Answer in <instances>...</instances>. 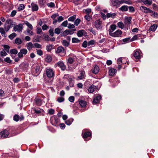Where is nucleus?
<instances>
[{
    "instance_id": "f257e3e1",
    "label": "nucleus",
    "mask_w": 158,
    "mask_h": 158,
    "mask_svg": "<svg viewBox=\"0 0 158 158\" xmlns=\"http://www.w3.org/2000/svg\"><path fill=\"white\" fill-rule=\"evenodd\" d=\"M117 63L118 64L117 68L119 70L122 68H124L127 66L126 64V63H127V65L128 64V63L127 61L126 60L125 58L122 57H120L118 58L117 60Z\"/></svg>"
},
{
    "instance_id": "f03ea898",
    "label": "nucleus",
    "mask_w": 158,
    "mask_h": 158,
    "mask_svg": "<svg viewBox=\"0 0 158 158\" xmlns=\"http://www.w3.org/2000/svg\"><path fill=\"white\" fill-rule=\"evenodd\" d=\"M15 25V23L10 19H7L4 25V28L6 32H7L10 28L12 27Z\"/></svg>"
},
{
    "instance_id": "7ed1b4c3",
    "label": "nucleus",
    "mask_w": 158,
    "mask_h": 158,
    "mask_svg": "<svg viewBox=\"0 0 158 158\" xmlns=\"http://www.w3.org/2000/svg\"><path fill=\"white\" fill-rule=\"evenodd\" d=\"M83 138L85 141L90 140L91 138V131H88L86 130L83 131L82 134Z\"/></svg>"
},
{
    "instance_id": "20e7f679",
    "label": "nucleus",
    "mask_w": 158,
    "mask_h": 158,
    "mask_svg": "<svg viewBox=\"0 0 158 158\" xmlns=\"http://www.w3.org/2000/svg\"><path fill=\"white\" fill-rule=\"evenodd\" d=\"M47 77L49 78L53 77L54 75L53 70L51 68H47L45 71Z\"/></svg>"
},
{
    "instance_id": "39448f33",
    "label": "nucleus",
    "mask_w": 158,
    "mask_h": 158,
    "mask_svg": "<svg viewBox=\"0 0 158 158\" xmlns=\"http://www.w3.org/2000/svg\"><path fill=\"white\" fill-rule=\"evenodd\" d=\"M95 27L97 30H101L102 28V21L100 19L96 20L94 22Z\"/></svg>"
},
{
    "instance_id": "423d86ee",
    "label": "nucleus",
    "mask_w": 158,
    "mask_h": 158,
    "mask_svg": "<svg viewBox=\"0 0 158 158\" xmlns=\"http://www.w3.org/2000/svg\"><path fill=\"white\" fill-rule=\"evenodd\" d=\"M122 33V31L118 29L111 33L110 35L114 37H119L121 36Z\"/></svg>"
},
{
    "instance_id": "0eeeda50",
    "label": "nucleus",
    "mask_w": 158,
    "mask_h": 158,
    "mask_svg": "<svg viewBox=\"0 0 158 158\" xmlns=\"http://www.w3.org/2000/svg\"><path fill=\"white\" fill-rule=\"evenodd\" d=\"M55 66L56 67H59L63 70L65 69L66 67L64 63L62 61H60L55 64Z\"/></svg>"
},
{
    "instance_id": "6e6552de",
    "label": "nucleus",
    "mask_w": 158,
    "mask_h": 158,
    "mask_svg": "<svg viewBox=\"0 0 158 158\" xmlns=\"http://www.w3.org/2000/svg\"><path fill=\"white\" fill-rule=\"evenodd\" d=\"M140 9L143 12L146 13H153L152 11L149 8L146 7L144 6H141L140 7Z\"/></svg>"
},
{
    "instance_id": "1a4fd4ad",
    "label": "nucleus",
    "mask_w": 158,
    "mask_h": 158,
    "mask_svg": "<svg viewBox=\"0 0 158 158\" xmlns=\"http://www.w3.org/2000/svg\"><path fill=\"white\" fill-rule=\"evenodd\" d=\"M9 134V132L7 130H4L0 133L1 135V138L4 139L7 137Z\"/></svg>"
},
{
    "instance_id": "9d476101",
    "label": "nucleus",
    "mask_w": 158,
    "mask_h": 158,
    "mask_svg": "<svg viewBox=\"0 0 158 158\" xmlns=\"http://www.w3.org/2000/svg\"><path fill=\"white\" fill-rule=\"evenodd\" d=\"M79 100L78 102H76L73 105V112L75 114H77L79 111Z\"/></svg>"
},
{
    "instance_id": "9b49d317",
    "label": "nucleus",
    "mask_w": 158,
    "mask_h": 158,
    "mask_svg": "<svg viewBox=\"0 0 158 158\" xmlns=\"http://www.w3.org/2000/svg\"><path fill=\"white\" fill-rule=\"evenodd\" d=\"M111 5L114 6H115L116 7H118L120 6L121 4H122L121 1H119L118 0H111Z\"/></svg>"
},
{
    "instance_id": "f8f14e48",
    "label": "nucleus",
    "mask_w": 158,
    "mask_h": 158,
    "mask_svg": "<svg viewBox=\"0 0 158 158\" xmlns=\"http://www.w3.org/2000/svg\"><path fill=\"white\" fill-rule=\"evenodd\" d=\"M23 29V25L21 24L16 25L14 27V30L15 31H17L19 32H22Z\"/></svg>"
},
{
    "instance_id": "ddd939ff",
    "label": "nucleus",
    "mask_w": 158,
    "mask_h": 158,
    "mask_svg": "<svg viewBox=\"0 0 158 158\" xmlns=\"http://www.w3.org/2000/svg\"><path fill=\"white\" fill-rule=\"evenodd\" d=\"M98 87L97 86H94L93 85H91L88 89V91L89 93H92L94 91L98 89Z\"/></svg>"
},
{
    "instance_id": "4468645a",
    "label": "nucleus",
    "mask_w": 158,
    "mask_h": 158,
    "mask_svg": "<svg viewBox=\"0 0 158 158\" xmlns=\"http://www.w3.org/2000/svg\"><path fill=\"white\" fill-rule=\"evenodd\" d=\"M116 26L115 24L111 25L108 30L109 34V35L111 34L113 32V31L116 29Z\"/></svg>"
},
{
    "instance_id": "2eb2a0df",
    "label": "nucleus",
    "mask_w": 158,
    "mask_h": 158,
    "mask_svg": "<svg viewBox=\"0 0 158 158\" xmlns=\"http://www.w3.org/2000/svg\"><path fill=\"white\" fill-rule=\"evenodd\" d=\"M102 98L101 96L98 95L95 96L93 99V102L94 104H97L99 102Z\"/></svg>"
},
{
    "instance_id": "dca6fc26",
    "label": "nucleus",
    "mask_w": 158,
    "mask_h": 158,
    "mask_svg": "<svg viewBox=\"0 0 158 158\" xmlns=\"http://www.w3.org/2000/svg\"><path fill=\"white\" fill-rule=\"evenodd\" d=\"M131 17H125L124 20V23L126 25H128L130 24L131 23Z\"/></svg>"
},
{
    "instance_id": "f3484780",
    "label": "nucleus",
    "mask_w": 158,
    "mask_h": 158,
    "mask_svg": "<svg viewBox=\"0 0 158 158\" xmlns=\"http://www.w3.org/2000/svg\"><path fill=\"white\" fill-rule=\"evenodd\" d=\"M99 70V68L97 65H95L92 69V72L94 74H97Z\"/></svg>"
},
{
    "instance_id": "a211bd4d",
    "label": "nucleus",
    "mask_w": 158,
    "mask_h": 158,
    "mask_svg": "<svg viewBox=\"0 0 158 158\" xmlns=\"http://www.w3.org/2000/svg\"><path fill=\"white\" fill-rule=\"evenodd\" d=\"M117 70L114 68H111L110 69L109 71V74L110 76H113L116 73Z\"/></svg>"
},
{
    "instance_id": "6ab92c4d",
    "label": "nucleus",
    "mask_w": 158,
    "mask_h": 158,
    "mask_svg": "<svg viewBox=\"0 0 158 158\" xmlns=\"http://www.w3.org/2000/svg\"><path fill=\"white\" fill-rule=\"evenodd\" d=\"M85 72L83 70H81L80 73V80L85 79Z\"/></svg>"
},
{
    "instance_id": "aec40b11",
    "label": "nucleus",
    "mask_w": 158,
    "mask_h": 158,
    "mask_svg": "<svg viewBox=\"0 0 158 158\" xmlns=\"http://www.w3.org/2000/svg\"><path fill=\"white\" fill-rule=\"evenodd\" d=\"M32 8V10L33 11H37L39 8L38 6L37 5L34 3H32L31 4Z\"/></svg>"
},
{
    "instance_id": "412c9836",
    "label": "nucleus",
    "mask_w": 158,
    "mask_h": 158,
    "mask_svg": "<svg viewBox=\"0 0 158 158\" xmlns=\"http://www.w3.org/2000/svg\"><path fill=\"white\" fill-rule=\"evenodd\" d=\"M77 58L76 56H73V57H69L68 59V61L70 64H72L73 61L77 60Z\"/></svg>"
},
{
    "instance_id": "4be33fe9",
    "label": "nucleus",
    "mask_w": 158,
    "mask_h": 158,
    "mask_svg": "<svg viewBox=\"0 0 158 158\" xmlns=\"http://www.w3.org/2000/svg\"><path fill=\"white\" fill-rule=\"evenodd\" d=\"M134 56L136 59H139L140 58V56L139 52L137 51H134Z\"/></svg>"
},
{
    "instance_id": "5701e85b",
    "label": "nucleus",
    "mask_w": 158,
    "mask_h": 158,
    "mask_svg": "<svg viewBox=\"0 0 158 158\" xmlns=\"http://www.w3.org/2000/svg\"><path fill=\"white\" fill-rule=\"evenodd\" d=\"M157 27L158 26L156 24H154L150 27L149 31L154 32L156 31Z\"/></svg>"
},
{
    "instance_id": "b1692460",
    "label": "nucleus",
    "mask_w": 158,
    "mask_h": 158,
    "mask_svg": "<svg viewBox=\"0 0 158 158\" xmlns=\"http://www.w3.org/2000/svg\"><path fill=\"white\" fill-rule=\"evenodd\" d=\"M57 53H64V49L62 47H58L56 50Z\"/></svg>"
},
{
    "instance_id": "393cba45",
    "label": "nucleus",
    "mask_w": 158,
    "mask_h": 158,
    "mask_svg": "<svg viewBox=\"0 0 158 158\" xmlns=\"http://www.w3.org/2000/svg\"><path fill=\"white\" fill-rule=\"evenodd\" d=\"M27 48L29 50L31 49L32 48L34 47V44L31 42H29L27 44Z\"/></svg>"
},
{
    "instance_id": "a878e982",
    "label": "nucleus",
    "mask_w": 158,
    "mask_h": 158,
    "mask_svg": "<svg viewBox=\"0 0 158 158\" xmlns=\"http://www.w3.org/2000/svg\"><path fill=\"white\" fill-rule=\"evenodd\" d=\"M141 1L146 5H150L152 3V0H141Z\"/></svg>"
},
{
    "instance_id": "bb28decb",
    "label": "nucleus",
    "mask_w": 158,
    "mask_h": 158,
    "mask_svg": "<svg viewBox=\"0 0 158 158\" xmlns=\"http://www.w3.org/2000/svg\"><path fill=\"white\" fill-rule=\"evenodd\" d=\"M6 32L5 28L3 27H0V32L1 33L2 35L3 36L6 37Z\"/></svg>"
},
{
    "instance_id": "cd10ccee",
    "label": "nucleus",
    "mask_w": 158,
    "mask_h": 158,
    "mask_svg": "<svg viewBox=\"0 0 158 158\" xmlns=\"http://www.w3.org/2000/svg\"><path fill=\"white\" fill-rule=\"evenodd\" d=\"M86 105V102L83 100L80 101V106L81 107L85 108Z\"/></svg>"
},
{
    "instance_id": "c85d7f7f",
    "label": "nucleus",
    "mask_w": 158,
    "mask_h": 158,
    "mask_svg": "<svg viewBox=\"0 0 158 158\" xmlns=\"http://www.w3.org/2000/svg\"><path fill=\"white\" fill-rule=\"evenodd\" d=\"M141 37V35L140 34H138L137 35L134 36L131 39V41L134 40H136L138 39H139Z\"/></svg>"
},
{
    "instance_id": "c756f323",
    "label": "nucleus",
    "mask_w": 158,
    "mask_h": 158,
    "mask_svg": "<svg viewBox=\"0 0 158 158\" xmlns=\"http://www.w3.org/2000/svg\"><path fill=\"white\" fill-rule=\"evenodd\" d=\"M63 19L64 18L62 16H59L57 20H56L53 21V24H55L57 22H60L61 21L63 20Z\"/></svg>"
},
{
    "instance_id": "7c9ffc66",
    "label": "nucleus",
    "mask_w": 158,
    "mask_h": 158,
    "mask_svg": "<svg viewBox=\"0 0 158 158\" xmlns=\"http://www.w3.org/2000/svg\"><path fill=\"white\" fill-rule=\"evenodd\" d=\"M116 14L114 13H108L106 14V17L107 18H114Z\"/></svg>"
},
{
    "instance_id": "2f4dec72",
    "label": "nucleus",
    "mask_w": 158,
    "mask_h": 158,
    "mask_svg": "<svg viewBox=\"0 0 158 158\" xmlns=\"http://www.w3.org/2000/svg\"><path fill=\"white\" fill-rule=\"evenodd\" d=\"M87 35V33L84 30H80V37Z\"/></svg>"
},
{
    "instance_id": "473e14b6",
    "label": "nucleus",
    "mask_w": 158,
    "mask_h": 158,
    "mask_svg": "<svg viewBox=\"0 0 158 158\" xmlns=\"http://www.w3.org/2000/svg\"><path fill=\"white\" fill-rule=\"evenodd\" d=\"M35 71L37 74H38L40 71V68L39 65H36L35 69Z\"/></svg>"
},
{
    "instance_id": "72a5a7b5",
    "label": "nucleus",
    "mask_w": 158,
    "mask_h": 158,
    "mask_svg": "<svg viewBox=\"0 0 158 158\" xmlns=\"http://www.w3.org/2000/svg\"><path fill=\"white\" fill-rule=\"evenodd\" d=\"M53 45H48L46 46V49L48 52L51 51L53 48Z\"/></svg>"
},
{
    "instance_id": "f704fd0d",
    "label": "nucleus",
    "mask_w": 158,
    "mask_h": 158,
    "mask_svg": "<svg viewBox=\"0 0 158 158\" xmlns=\"http://www.w3.org/2000/svg\"><path fill=\"white\" fill-rule=\"evenodd\" d=\"M52 60V57L51 56L48 55L45 58V61L47 62H50Z\"/></svg>"
},
{
    "instance_id": "c9c22d12",
    "label": "nucleus",
    "mask_w": 158,
    "mask_h": 158,
    "mask_svg": "<svg viewBox=\"0 0 158 158\" xmlns=\"http://www.w3.org/2000/svg\"><path fill=\"white\" fill-rule=\"evenodd\" d=\"M120 10L123 11H126L128 10V6H123L120 8Z\"/></svg>"
},
{
    "instance_id": "e433bc0d",
    "label": "nucleus",
    "mask_w": 158,
    "mask_h": 158,
    "mask_svg": "<svg viewBox=\"0 0 158 158\" xmlns=\"http://www.w3.org/2000/svg\"><path fill=\"white\" fill-rule=\"evenodd\" d=\"M117 25L118 27L121 29H123L124 27V24L122 22H119L117 23Z\"/></svg>"
},
{
    "instance_id": "4c0bfd02",
    "label": "nucleus",
    "mask_w": 158,
    "mask_h": 158,
    "mask_svg": "<svg viewBox=\"0 0 158 158\" xmlns=\"http://www.w3.org/2000/svg\"><path fill=\"white\" fill-rule=\"evenodd\" d=\"M131 39L130 38H127L124 39L123 40V42L124 43H127L129 42H131Z\"/></svg>"
},
{
    "instance_id": "58836bf2",
    "label": "nucleus",
    "mask_w": 158,
    "mask_h": 158,
    "mask_svg": "<svg viewBox=\"0 0 158 158\" xmlns=\"http://www.w3.org/2000/svg\"><path fill=\"white\" fill-rule=\"evenodd\" d=\"M35 101L37 105L40 106L41 105V101L40 99H35Z\"/></svg>"
},
{
    "instance_id": "ea45409f",
    "label": "nucleus",
    "mask_w": 158,
    "mask_h": 158,
    "mask_svg": "<svg viewBox=\"0 0 158 158\" xmlns=\"http://www.w3.org/2000/svg\"><path fill=\"white\" fill-rule=\"evenodd\" d=\"M25 24L31 30L33 29V27L31 24L27 21H26Z\"/></svg>"
},
{
    "instance_id": "a19ab883",
    "label": "nucleus",
    "mask_w": 158,
    "mask_h": 158,
    "mask_svg": "<svg viewBox=\"0 0 158 158\" xmlns=\"http://www.w3.org/2000/svg\"><path fill=\"white\" fill-rule=\"evenodd\" d=\"M10 52L11 54H16L18 53V51L16 49H12L10 50Z\"/></svg>"
},
{
    "instance_id": "79ce46f5",
    "label": "nucleus",
    "mask_w": 158,
    "mask_h": 158,
    "mask_svg": "<svg viewBox=\"0 0 158 158\" xmlns=\"http://www.w3.org/2000/svg\"><path fill=\"white\" fill-rule=\"evenodd\" d=\"M88 30L89 31L91 32L93 34L95 35L97 34L96 30H95L93 29L92 28L89 29Z\"/></svg>"
},
{
    "instance_id": "37998d69",
    "label": "nucleus",
    "mask_w": 158,
    "mask_h": 158,
    "mask_svg": "<svg viewBox=\"0 0 158 158\" xmlns=\"http://www.w3.org/2000/svg\"><path fill=\"white\" fill-rule=\"evenodd\" d=\"M15 42L17 44H21L22 43V40L19 38H16L15 40Z\"/></svg>"
},
{
    "instance_id": "c03bdc74",
    "label": "nucleus",
    "mask_w": 158,
    "mask_h": 158,
    "mask_svg": "<svg viewBox=\"0 0 158 158\" xmlns=\"http://www.w3.org/2000/svg\"><path fill=\"white\" fill-rule=\"evenodd\" d=\"M83 12L89 15L91 12V10L90 9H87L83 10Z\"/></svg>"
},
{
    "instance_id": "a18cd8bd",
    "label": "nucleus",
    "mask_w": 158,
    "mask_h": 158,
    "mask_svg": "<svg viewBox=\"0 0 158 158\" xmlns=\"http://www.w3.org/2000/svg\"><path fill=\"white\" fill-rule=\"evenodd\" d=\"M62 43L63 45L65 47H67L69 45V43L66 40H64L62 41Z\"/></svg>"
},
{
    "instance_id": "49530a36",
    "label": "nucleus",
    "mask_w": 158,
    "mask_h": 158,
    "mask_svg": "<svg viewBox=\"0 0 158 158\" xmlns=\"http://www.w3.org/2000/svg\"><path fill=\"white\" fill-rule=\"evenodd\" d=\"M23 55H25L27 52V50L26 49H21L20 51Z\"/></svg>"
},
{
    "instance_id": "de8ad7c7",
    "label": "nucleus",
    "mask_w": 158,
    "mask_h": 158,
    "mask_svg": "<svg viewBox=\"0 0 158 158\" xmlns=\"http://www.w3.org/2000/svg\"><path fill=\"white\" fill-rule=\"evenodd\" d=\"M16 35V34L15 33H13L10 34L9 36V38L11 40H12L15 37Z\"/></svg>"
},
{
    "instance_id": "09e8293b",
    "label": "nucleus",
    "mask_w": 158,
    "mask_h": 158,
    "mask_svg": "<svg viewBox=\"0 0 158 158\" xmlns=\"http://www.w3.org/2000/svg\"><path fill=\"white\" fill-rule=\"evenodd\" d=\"M26 32L27 33V35H33V32L29 29H27L26 30Z\"/></svg>"
},
{
    "instance_id": "8fccbe9b",
    "label": "nucleus",
    "mask_w": 158,
    "mask_h": 158,
    "mask_svg": "<svg viewBox=\"0 0 158 158\" xmlns=\"http://www.w3.org/2000/svg\"><path fill=\"white\" fill-rule=\"evenodd\" d=\"M25 7L24 5L23 4H20L18 8V10L20 11L23 10Z\"/></svg>"
},
{
    "instance_id": "3c124183",
    "label": "nucleus",
    "mask_w": 158,
    "mask_h": 158,
    "mask_svg": "<svg viewBox=\"0 0 158 158\" xmlns=\"http://www.w3.org/2000/svg\"><path fill=\"white\" fill-rule=\"evenodd\" d=\"M4 61L8 63H10L12 62V60H11L10 57H7L4 59Z\"/></svg>"
},
{
    "instance_id": "603ef678",
    "label": "nucleus",
    "mask_w": 158,
    "mask_h": 158,
    "mask_svg": "<svg viewBox=\"0 0 158 158\" xmlns=\"http://www.w3.org/2000/svg\"><path fill=\"white\" fill-rule=\"evenodd\" d=\"M121 3H125L127 4H128L129 5L131 4L132 3V2L130 0L127 1V0H123L121 1Z\"/></svg>"
},
{
    "instance_id": "864d4df0",
    "label": "nucleus",
    "mask_w": 158,
    "mask_h": 158,
    "mask_svg": "<svg viewBox=\"0 0 158 158\" xmlns=\"http://www.w3.org/2000/svg\"><path fill=\"white\" fill-rule=\"evenodd\" d=\"M34 47L37 48H41V45L38 43H35L34 44Z\"/></svg>"
},
{
    "instance_id": "5fc2aeb1",
    "label": "nucleus",
    "mask_w": 158,
    "mask_h": 158,
    "mask_svg": "<svg viewBox=\"0 0 158 158\" xmlns=\"http://www.w3.org/2000/svg\"><path fill=\"white\" fill-rule=\"evenodd\" d=\"M76 16L75 15H74L73 16L71 17H69L68 19V20L69 21H73L74 20L76 19Z\"/></svg>"
},
{
    "instance_id": "6e6d98bb",
    "label": "nucleus",
    "mask_w": 158,
    "mask_h": 158,
    "mask_svg": "<svg viewBox=\"0 0 158 158\" xmlns=\"http://www.w3.org/2000/svg\"><path fill=\"white\" fill-rule=\"evenodd\" d=\"M64 98L62 97H58L57 99V101L59 102H63L64 101Z\"/></svg>"
},
{
    "instance_id": "4d7b16f0",
    "label": "nucleus",
    "mask_w": 158,
    "mask_h": 158,
    "mask_svg": "<svg viewBox=\"0 0 158 158\" xmlns=\"http://www.w3.org/2000/svg\"><path fill=\"white\" fill-rule=\"evenodd\" d=\"M43 36L44 37V39H45V40H46V41L50 40V38L48 35L44 34H43Z\"/></svg>"
},
{
    "instance_id": "13d9d810",
    "label": "nucleus",
    "mask_w": 158,
    "mask_h": 158,
    "mask_svg": "<svg viewBox=\"0 0 158 158\" xmlns=\"http://www.w3.org/2000/svg\"><path fill=\"white\" fill-rule=\"evenodd\" d=\"M72 42L74 43H78L79 42V40L78 38H73L72 39Z\"/></svg>"
},
{
    "instance_id": "bf43d9fd",
    "label": "nucleus",
    "mask_w": 158,
    "mask_h": 158,
    "mask_svg": "<svg viewBox=\"0 0 158 158\" xmlns=\"http://www.w3.org/2000/svg\"><path fill=\"white\" fill-rule=\"evenodd\" d=\"M6 55L7 53L5 51L3 50L1 51L0 56H6Z\"/></svg>"
},
{
    "instance_id": "052dcab7",
    "label": "nucleus",
    "mask_w": 158,
    "mask_h": 158,
    "mask_svg": "<svg viewBox=\"0 0 158 158\" xmlns=\"http://www.w3.org/2000/svg\"><path fill=\"white\" fill-rule=\"evenodd\" d=\"M55 33L57 34H59L60 32V29L59 28H55L54 31Z\"/></svg>"
},
{
    "instance_id": "680f3d73",
    "label": "nucleus",
    "mask_w": 158,
    "mask_h": 158,
    "mask_svg": "<svg viewBox=\"0 0 158 158\" xmlns=\"http://www.w3.org/2000/svg\"><path fill=\"white\" fill-rule=\"evenodd\" d=\"M36 52L37 54L40 56H41L43 54L42 51L40 49L36 50Z\"/></svg>"
},
{
    "instance_id": "e2e57ef3",
    "label": "nucleus",
    "mask_w": 158,
    "mask_h": 158,
    "mask_svg": "<svg viewBox=\"0 0 158 158\" xmlns=\"http://www.w3.org/2000/svg\"><path fill=\"white\" fill-rule=\"evenodd\" d=\"M47 5L48 7H53L55 6V4L52 2L48 3L47 4Z\"/></svg>"
},
{
    "instance_id": "0e129e2a",
    "label": "nucleus",
    "mask_w": 158,
    "mask_h": 158,
    "mask_svg": "<svg viewBox=\"0 0 158 158\" xmlns=\"http://www.w3.org/2000/svg\"><path fill=\"white\" fill-rule=\"evenodd\" d=\"M85 18L86 20L88 21H90L91 19V17L88 14H87V15H85Z\"/></svg>"
},
{
    "instance_id": "69168bd1",
    "label": "nucleus",
    "mask_w": 158,
    "mask_h": 158,
    "mask_svg": "<svg viewBox=\"0 0 158 158\" xmlns=\"http://www.w3.org/2000/svg\"><path fill=\"white\" fill-rule=\"evenodd\" d=\"M19 115L17 114L15 115L13 118L14 120L16 121H19Z\"/></svg>"
},
{
    "instance_id": "338daca9",
    "label": "nucleus",
    "mask_w": 158,
    "mask_h": 158,
    "mask_svg": "<svg viewBox=\"0 0 158 158\" xmlns=\"http://www.w3.org/2000/svg\"><path fill=\"white\" fill-rule=\"evenodd\" d=\"M94 40H91L88 42V46H89L93 45L94 44Z\"/></svg>"
},
{
    "instance_id": "774afa93",
    "label": "nucleus",
    "mask_w": 158,
    "mask_h": 158,
    "mask_svg": "<svg viewBox=\"0 0 158 158\" xmlns=\"http://www.w3.org/2000/svg\"><path fill=\"white\" fill-rule=\"evenodd\" d=\"M74 98L73 96H71L69 97V100L71 102H73L74 101Z\"/></svg>"
}]
</instances>
